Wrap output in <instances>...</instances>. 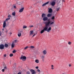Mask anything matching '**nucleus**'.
<instances>
[{
  "label": "nucleus",
  "mask_w": 74,
  "mask_h": 74,
  "mask_svg": "<svg viewBox=\"0 0 74 74\" xmlns=\"http://www.w3.org/2000/svg\"><path fill=\"white\" fill-rule=\"evenodd\" d=\"M12 15L13 16H15V12H13L12 14Z\"/></svg>",
  "instance_id": "5701e85b"
},
{
  "label": "nucleus",
  "mask_w": 74,
  "mask_h": 74,
  "mask_svg": "<svg viewBox=\"0 0 74 74\" xmlns=\"http://www.w3.org/2000/svg\"><path fill=\"white\" fill-rule=\"evenodd\" d=\"M24 10V8H22L19 11V12H23V10Z\"/></svg>",
  "instance_id": "9d476101"
},
{
  "label": "nucleus",
  "mask_w": 74,
  "mask_h": 74,
  "mask_svg": "<svg viewBox=\"0 0 74 74\" xmlns=\"http://www.w3.org/2000/svg\"><path fill=\"white\" fill-rule=\"evenodd\" d=\"M17 74H22V73L21 72H19V73H18Z\"/></svg>",
  "instance_id": "de8ad7c7"
},
{
  "label": "nucleus",
  "mask_w": 74,
  "mask_h": 74,
  "mask_svg": "<svg viewBox=\"0 0 74 74\" xmlns=\"http://www.w3.org/2000/svg\"><path fill=\"white\" fill-rule=\"evenodd\" d=\"M51 27H50L48 28L47 26H46L44 27L43 29H44L45 31H46V32H49L51 30Z\"/></svg>",
  "instance_id": "f03ea898"
},
{
  "label": "nucleus",
  "mask_w": 74,
  "mask_h": 74,
  "mask_svg": "<svg viewBox=\"0 0 74 74\" xmlns=\"http://www.w3.org/2000/svg\"><path fill=\"white\" fill-rule=\"evenodd\" d=\"M4 48V45L3 44H1L0 45V49H3Z\"/></svg>",
  "instance_id": "39448f33"
},
{
  "label": "nucleus",
  "mask_w": 74,
  "mask_h": 74,
  "mask_svg": "<svg viewBox=\"0 0 74 74\" xmlns=\"http://www.w3.org/2000/svg\"><path fill=\"white\" fill-rule=\"evenodd\" d=\"M13 56V54L11 53L10 54V57H12V56Z\"/></svg>",
  "instance_id": "72a5a7b5"
},
{
  "label": "nucleus",
  "mask_w": 74,
  "mask_h": 74,
  "mask_svg": "<svg viewBox=\"0 0 74 74\" xmlns=\"http://www.w3.org/2000/svg\"><path fill=\"white\" fill-rule=\"evenodd\" d=\"M42 19L43 21H46L48 20V17H45L43 18Z\"/></svg>",
  "instance_id": "6e6552de"
},
{
  "label": "nucleus",
  "mask_w": 74,
  "mask_h": 74,
  "mask_svg": "<svg viewBox=\"0 0 74 74\" xmlns=\"http://www.w3.org/2000/svg\"><path fill=\"white\" fill-rule=\"evenodd\" d=\"M45 3H44L42 5V6L44 7L45 6Z\"/></svg>",
  "instance_id": "ea45409f"
},
{
  "label": "nucleus",
  "mask_w": 74,
  "mask_h": 74,
  "mask_svg": "<svg viewBox=\"0 0 74 74\" xmlns=\"http://www.w3.org/2000/svg\"><path fill=\"white\" fill-rule=\"evenodd\" d=\"M36 69H38V66H36Z\"/></svg>",
  "instance_id": "37998d69"
},
{
  "label": "nucleus",
  "mask_w": 74,
  "mask_h": 74,
  "mask_svg": "<svg viewBox=\"0 0 74 74\" xmlns=\"http://www.w3.org/2000/svg\"><path fill=\"white\" fill-rule=\"evenodd\" d=\"M29 48V46H27L24 48V49H27Z\"/></svg>",
  "instance_id": "a878e982"
},
{
  "label": "nucleus",
  "mask_w": 74,
  "mask_h": 74,
  "mask_svg": "<svg viewBox=\"0 0 74 74\" xmlns=\"http://www.w3.org/2000/svg\"><path fill=\"white\" fill-rule=\"evenodd\" d=\"M3 69L5 70H7V66H4Z\"/></svg>",
  "instance_id": "393cba45"
},
{
  "label": "nucleus",
  "mask_w": 74,
  "mask_h": 74,
  "mask_svg": "<svg viewBox=\"0 0 74 74\" xmlns=\"http://www.w3.org/2000/svg\"><path fill=\"white\" fill-rule=\"evenodd\" d=\"M52 16V14H49L47 15V17H51Z\"/></svg>",
  "instance_id": "2eb2a0df"
},
{
  "label": "nucleus",
  "mask_w": 74,
  "mask_h": 74,
  "mask_svg": "<svg viewBox=\"0 0 74 74\" xmlns=\"http://www.w3.org/2000/svg\"><path fill=\"white\" fill-rule=\"evenodd\" d=\"M8 18H10V17H11V16H10V15H9L8 16Z\"/></svg>",
  "instance_id": "4c0bfd02"
},
{
  "label": "nucleus",
  "mask_w": 74,
  "mask_h": 74,
  "mask_svg": "<svg viewBox=\"0 0 74 74\" xmlns=\"http://www.w3.org/2000/svg\"><path fill=\"white\" fill-rule=\"evenodd\" d=\"M36 63H38V62H39V61L38 60H35Z\"/></svg>",
  "instance_id": "b1692460"
},
{
  "label": "nucleus",
  "mask_w": 74,
  "mask_h": 74,
  "mask_svg": "<svg viewBox=\"0 0 74 74\" xmlns=\"http://www.w3.org/2000/svg\"><path fill=\"white\" fill-rule=\"evenodd\" d=\"M13 53H15L16 52V50H14L13 51V52H12Z\"/></svg>",
  "instance_id": "2f4dec72"
},
{
  "label": "nucleus",
  "mask_w": 74,
  "mask_h": 74,
  "mask_svg": "<svg viewBox=\"0 0 74 74\" xmlns=\"http://www.w3.org/2000/svg\"><path fill=\"white\" fill-rule=\"evenodd\" d=\"M48 3H49V2L48 1L47 2L45 3V5H47V4H48Z\"/></svg>",
  "instance_id": "7c9ffc66"
},
{
  "label": "nucleus",
  "mask_w": 74,
  "mask_h": 74,
  "mask_svg": "<svg viewBox=\"0 0 74 74\" xmlns=\"http://www.w3.org/2000/svg\"><path fill=\"white\" fill-rule=\"evenodd\" d=\"M43 55H47V50H43Z\"/></svg>",
  "instance_id": "0eeeda50"
},
{
  "label": "nucleus",
  "mask_w": 74,
  "mask_h": 74,
  "mask_svg": "<svg viewBox=\"0 0 74 74\" xmlns=\"http://www.w3.org/2000/svg\"><path fill=\"white\" fill-rule=\"evenodd\" d=\"M30 72L29 71H28L27 73V74H30Z\"/></svg>",
  "instance_id": "f704fd0d"
},
{
  "label": "nucleus",
  "mask_w": 74,
  "mask_h": 74,
  "mask_svg": "<svg viewBox=\"0 0 74 74\" xmlns=\"http://www.w3.org/2000/svg\"><path fill=\"white\" fill-rule=\"evenodd\" d=\"M22 33H23L22 31H19L18 32V37H21V34Z\"/></svg>",
  "instance_id": "20e7f679"
},
{
  "label": "nucleus",
  "mask_w": 74,
  "mask_h": 74,
  "mask_svg": "<svg viewBox=\"0 0 74 74\" xmlns=\"http://www.w3.org/2000/svg\"><path fill=\"white\" fill-rule=\"evenodd\" d=\"M41 58L42 59V60H44V58H45V56H42L41 57Z\"/></svg>",
  "instance_id": "dca6fc26"
},
{
  "label": "nucleus",
  "mask_w": 74,
  "mask_h": 74,
  "mask_svg": "<svg viewBox=\"0 0 74 74\" xmlns=\"http://www.w3.org/2000/svg\"><path fill=\"white\" fill-rule=\"evenodd\" d=\"M18 41V40H15L12 43L15 45V43H16V42H17Z\"/></svg>",
  "instance_id": "9b49d317"
},
{
  "label": "nucleus",
  "mask_w": 74,
  "mask_h": 74,
  "mask_svg": "<svg viewBox=\"0 0 74 74\" xmlns=\"http://www.w3.org/2000/svg\"><path fill=\"white\" fill-rule=\"evenodd\" d=\"M35 35H36L35 34H34V35H33V36H32V37H34Z\"/></svg>",
  "instance_id": "49530a36"
},
{
  "label": "nucleus",
  "mask_w": 74,
  "mask_h": 74,
  "mask_svg": "<svg viewBox=\"0 0 74 74\" xmlns=\"http://www.w3.org/2000/svg\"><path fill=\"white\" fill-rule=\"evenodd\" d=\"M10 36H11V34H12V33L10 32L9 34Z\"/></svg>",
  "instance_id": "a19ab883"
},
{
  "label": "nucleus",
  "mask_w": 74,
  "mask_h": 74,
  "mask_svg": "<svg viewBox=\"0 0 74 74\" xmlns=\"http://www.w3.org/2000/svg\"><path fill=\"white\" fill-rule=\"evenodd\" d=\"M10 18H6V19L5 21H8V20H10Z\"/></svg>",
  "instance_id": "c756f323"
},
{
  "label": "nucleus",
  "mask_w": 74,
  "mask_h": 74,
  "mask_svg": "<svg viewBox=\"0 0 74 74\" xmlns=\"http://www.w3.org/2000/svg\"><path fill=\"white\" fill-rule=\"evenodd\" d=\"M6 26V21H5L3 23V28H4Z\"/></svg>",
  "instance_id": "1a4fd4ad"
},
{
  "label": "nucleus",
  "mask_w": 74,
  "mask_h": 74,
  "mask_svg": "<svg viewBox=\"0 0 74 74\" xmlns=\"http://www.w3.org/2000/svg\"><path fill=\"white\" fill-rule=\"evenodd\" d=\"M21 60H22L23 61H24L25 60H26V57L25 56H21L20 58Z\"/></svg>",
  "instance_id": "7ed1b4c3"
},
{
  "label": "nucleus",
  "mask_w": 74,
  "mask_h": 74,
  "mask_svg": "<svg viewBox=\"0 0 74 74\" xmlns=\"http://www.w3.org/2000/svg\"><path fill=\"white\" fill-rule=\"evenodd\" d=\"M54 19H55V16H53L51 17V19H52L53 20Z\"/></svg>",
  "instance_id": "473e14b6"
},
{
  "label": "nucleus",
  "mask_w": 74,
  "mask_h": 74,
  "mask_svg": "<svg viewBox=\"0 0 74 74\" xmlns=\"http://www.w3.org/2000/svg\"><path fill=\"white\" fill-rule=\"evenodd\" d=\"M29 27H33V25H30V26H29Z\"/></svg>",
  "instance_id": "79ce46f5"
},
{
  "label": "nucleus",
  "mask_w": 74,
  "mask_h": 74,
  "mask_svg": "<svg viewBox=\"0 0 74 74\" xmlns=\"http://www.w3.org/2000/svg\"><path fill=\"white\" fill-rule=\"evenodd\" d=\"M46 26H48L49 25H52L53 24H55V22H52L51 21H49L45 23Z\"/></svg>",
  "instance_id": "f257e3e1"
},
{
  "label": "nucleus",
  "mask_w": 74,
  "mask_h": 74,
  "mask_svg": "<svg viewBox=\"0 0 74 74\" xmlns=\"http://www.w3.org/2000/svg\"><path fill=\"white\" fill-rule=\"evenodd\" d=\"M69 67H71V64H69Z\"/></svg>",
  "instance_id": "a18cd8bd"
},
{
  "label": "nucleus",
  "mask_w": 74,
  "mask_h": 74,
  "mask_svg": "<svg viewBox=\"0 0 74 74\" xmlns=\"http://www.w3.org/2000/svg\"><path fill=\"white\" fill-rule=\"evenodd\" d=\"M37 71L38 72H40V70L39 69H37Z\"/></svg>",
  "instance_id": "e433bc0d"
},
{
  "label": "nucleus",
  "mask_w": 74,
  "mask_h": 74,
  "mask_svg": "<svg viewBox=\"0 0 74 74\" xmlns=\"http://www.w3.org/2000/svg\"><path fill=\"white\" fill-rule=\"evenodd\" d=\"M30 32V35H33V31H31Z\"/></svg>",
  "instance_id": "a211bd4d"
},
{
  "label": "nucleus",
  "mask_w": 74,
  "mask_h": 74,
  "mask_svg": "<svg viewBox=\"0 0 74 74\" xmlns=\"http://www.w3.org/2000/svg\"><path fill=\"white\" fill-rule=\"evenodd\" d=\"M48 21H50V19H49L48 20Z\"/></svg>",
  "instance_id": "3c124183"
},
{
  "label": "nucleus",
  "mask_w": 74,
  "mask_h": 74,
  "mask_svg": "<svg viewBox=\"0 0 74 74\" xmlns=\"http://www.w3.org/2000/svg\"><path fill=\"white\" fill-rule=\"evenodd\" d=\"M30 71L31 72L32 74H36V72H35V71L33 69H32L30 70Z\"/></svg>",
  "instance_id": "423d86ee"
},
{
  "label": "nucleus",
  "mask_w": 74,
  "mask_h": 74,
  "mask_svg": "<svg viewBox=\"0 0 74 74\" xmlns=\"http://www.w3.org/2000/svg\"><path fill=\"white\" fill-rule=\"evenodd\" d=\"M1 32H0V36H1Z\"/></svg>",
  "instance_id": "09e8293b"
},
{
  "label": "nucleus",
  "mask_w": 74,
  "mask_h": 74,
  "mask_svg": "<svg viewBox=\"0 0 74 74\" xmlns=\"http://www.w3.org/2000/svg\"><path fill=\"white\" fill-rule=\"evenodd\" d=\"M30 48H34V47L32 46L29 47Z\"/></svg>",
  "instance_id": "c85d7f7f"
},
{
  "label": "nucleus",
  "mask_w": 74,
  "mask_h": 74,
  "mask_svg": "<svg viewBox=\"0 0 74 74\" xmlns=\"http://www.w3.org/2000/svg\"><path fill=\"white\" fill-rule=\"evenodd\" d=\"M4 46L5 47H6V48H7V47H8V45L7 44H5Z\"/></svg>",
  "instance_id": "6ab92c4d"
},
{
  "label": "nucleus",
  "mask_w": 74,
  "mask_h": 74,
  "mask_svg": "<svg viewBox=\"0 0 74 74\" xmlns=\"http://www.w3.org/2000/svg\"><path fill=\"white\" fill-rule=\"evenodd\" d=\"M14 8L15 9H16V6L15 5H14L13 6Z\"/></svg>",
  "instance_id": "c9c22d12"
},
{
  "label": "nucleus",
  "mask_w": 74,
  "mask_h": 74,
  "mask_svg": "<svg viewBox=\"0 0 74 74\" xmlns=\"http://www.w3.org/2000/svg\"><path fill=\"white\" fill-rule=\"evenodd\" d=\"M4 70H5L4 69H3L2 70V71H3V72H4Z\"/></svg>",
  "instance_id": "c03bdc74"
},
{
  "label": "nucleus",
  "mask_w": 74,
  "mask_h": 74,
  "mask_svg": "<svg viewBox=\"0 0 74 74\" xmlns=\"http://www.w3.org/2000/svg\"><path fill=\"white\" fill-rule=\"evenodd\" d=\"M3 56L4 57H6V56H7V55L5 54L4 55H3Z\"/></svg>",
  "instance_id": "58836bf2"
},
{
  "label": "nucleus",
  "mask_w": 74,
  "mask_h": 74,
  "mask_svg": "<svg viewBox=\"0 0 74 74\" xmlns=\"http://www.w3.org/2000/svg\"><path fill=\"white\" fill-rule=\"evenodd\" d=\"M14 45H14V44L12 43L11 45L12 48H14Z\"/></svg>",
  "instance_id": "aec40b11"
},
{
  "label": "nucleus",
  "mask_w": 74,
  "mask_h": 74,
  "mask_svg": "<svg viewBox=\"0 0 74 74\" xmlns=\"http://www.w3.org/2000/svg\"><path fill=\"white\" fill-rule=\"evenodd\" d=\"M56 3L54 1L52 2L51 3V5L52 6H54L55 5Z\"/></svg>",
  "instance_id": "ddd939ff"
},
{
  "label": "nucleus",
  "mask_w": 74,
  "mask_h": 74,
  "mask_svg": "<svg viewBox=\"0 0 74 74\" xmlns=\"http://www.w3.org/2000/svg\"><path fill=\"white\" fill-rule=\"evenodd\" d=\"M2 30H4V29H3Z\"/></svg>",
  "instance_id": "603ef678"
},
{
  "label": "nucleus",
  "mask_w": 74,
  "mask_h": 74,
  "mask_svg": "<svg viewBox=\"0 0 74 74\" xmlns=\"http://www.w3.org/2000/svg\"><path fill=\"white\" fill-rule=\"evenodd\" d=\"M44 32H45V31L44 30V29H43L40 32L41 34H42V33H43Z\"/></svg>",
  "instance_id": "f3484780"
},
{
  "label": "nucleus",
  "mask_w": 74,
  "mask_h": 74,
  "mask_svg": "<svg viewBox=\"0 0 74 74\" xmlns=\"http://www.w3.org/2000/svg\"><path fill=\"white\" fill-rule=\"evenodd\" d=\"M53 67L54 66L53 65H51V70H53V69H54V68H53Z\"/></svg>",
  "instance_id": "412c9836"
},
{
  "label": "nucleus",
  "mask_w": 74,
  "mask_h": 74,
  "mask_svg": "<svg viewBox=\"0 0 74 74\" xmlns=\"http://www.w3.org/2000/svg\"><path fill=\"white\" fill-rule=\"evenodd\" d=\"M72 42H68V44H69V45H71V44H72Z\"/></svg>",
  "instance_id": "bb28decb"
},
{
  "label": "nucleus",
  "mask_w": 74,
  "mask_h": 74,
  "mask_svg": "<svg viewBox=\"0 0 74 74\" xmlns=\"http://www.w3.org/2000/svg\"><path fill=\"white\" fill-rule=\"evenodd\" d=\"M23 29H26L27 28V26H26V25H24L23 27Z\"/></svg>",
  "instance_id": "4be33fe9"
},
{
  "label": "nucleus",
  "mask_w": 74,
  "mask_h": 74,
  "mask_svg": "<svg viewBox=\"0 0 74 74\" xmlns=\"http://www.w3.org/2000/svg\"><path fill=\"white\" fill-rule=\"evenodd\" d=\"M46 17V14L45 13H43L42 14V18H44Z\"/></svg>",
  "instance_id": "4468645a"
},
{
  "label": "nucleus",
  "mask_w": 74,
  "mask_h": 74,
  "mask_svg": "<svg viewBox=\"0 0 74 74\" xmlns=\"http://www.w3.org/2000/svg\"><path fill=\"white\" fill-rule=\"evenodd\" d=\"M59 10H60V8H58L56 9V10L57 11H59Z\"/></svg>",
  "instance_id": "cd10ccee"
},
{
  "label": "nucleus",
  "mask_w": 74,
  "mask_h": 74,
  "mask_svg": "<svg viewBox=\"0 0 74 74\" xmlns=\"http://www.w3.org/2000/svg\"><path fill=\"white\" fill-rule=\"evenodd\" d=\"M64 0H62V2H64V1H63Z\"/></svg>",
  "instance_id": "8fccbe9b"
},
{
  "label": "nucleus",
  "mask_w": 74,
  "mask_h": 74,
  "mask_svg": "<svg viewBox=\"0 0 74 74\" xmlns=\"http://www.w3.org/2000/svg\"><path fill=\"white\" fill-rule=\"evenodd\" d=\"M48 12H49V13H52V9L51 8H50Z\"/></svg>",
  "instance_id": "f8f14e48"
}]
</instances>
